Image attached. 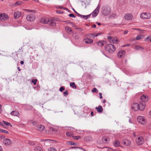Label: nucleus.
I'll list each match as a JSON object with an SVG mask.
<instances>
[{"label":"nucleus","mask_w":151,"mask_h":151,"mask_svg":"<svg viewBox=\"0 0 151 151\" xmlns=\"http://www.w3.org/2000/svg\"><path fill=\"white\" fill-rule=\"evenodd\" d=\"M66 135L68 136L71 137L72 136L73 133L70 132H68L66 133Z\"/></svg>","instance_id":"nucleus-33"},{"label":"nucleus","mask_w":151,"mask_h":151,"mask_svg":"<svg viewBox=\"0 0 151 151\" xmlns=\"http://www.w3.org/2000/svg\"><path fill=\"white\" fill-rule=\"evenodd\" d=\"M26 18L28 21H32L35 19V16L33 14H28Z\"/></svg>","instance_id":"nucleus-10"},{"label":"nucleus","mask_w":151,"mask_h":151,"mask_svg":"<svg viewBox=\"0 0 151 151\" xmlns=\"http://www.w3.org/2000/svg\"><path fill=\"white\" fill-rule=\"evenodd\" d=\"M98 36V34L95 35H94V36L93 37V38H94L95 37H96Z\"/></svg>","instance_id":"nucleus-61"},{"label":"nucleus","mask_w":151,"mask_h":151,"mask_svg":"<svg viewBox=\"0 0 151 151\" xmlns=\"http://www.w3.org/2000/svg\"><path fill=\"white\" fill-rule=\"evenodd\" d=\"M35 151H43V150L40 147L38 146L35 148Z\"/></svg>","instance_id":"nucleus-29"},{"label":"nucleus","mask_w":151,"mask_h":151,"mask_svg":"<svg viewBox=\"0 0 151 151\" xmlns=\"http://www.w3.org/2000/svg\"><path fill=\"white\" fill-rule=\"evenodd\" d=\"M130 45V44H126V45H124L123 46V47H125V46H129Z\"/></svg>","instance_id":"nucleus-62"},{"label":"nucleus","mask_w":151,"mask_h":151,"mask_svg":"<svg viewBox=\"0 0 151 151\" xmlns=\"http://www.w3.org/2000/svg\"><path fill=\"white\" fill-rule=\"evenodd\" d=\"M65 90V88L63 87H62L61 88H60L59 89V91L60 92H62L63 91Z\"/></svg>","instance_id":"nucleus-43"},{"label":"nucleus","mask_w":151,"mask_h":151,"mask_svg":"<svg viewBox=\"0 0 151 151\" xmlns=\"http://www.w3.org/2000/svg\"><path fill=\"white\" fill-rule=\"evenodd\" d=\"M21 2L20 1H17L14 4V5L15 6H17L21 4Z\"/></svg>","instance_id":"nucleus-34"},{"label":"nucleus","mask_w":151,"mask_h":151,"mask_svg":"<svg viewBox=\"0 0 151 151\" xmlns=\"http://www.w3.org/2000/svg\"><path fill=\"white\" fill-rule=\"evenodd\" d=\"M104 48L106 50L110 53H113L115 50V47L111 44H107Z\"/></svg>","instance_id":"nucleus-2"},{"label":"nucleus","mask_w":151,"mask_h":151,"mask_svg":"<svg viewBox=\"0 0 151 151\" xmlns=\"http://www.w3.org/2000/svg\"><path fill=\"white\" fill-rule=\"evenodd\" d=\"M125 54V52L124 50H120L118 53V56L119 58H121L124 56Z\"/></svg>","instance_id":"nucleus-15"},{"label":"nucleus","mask_w":151,"mask_h":151,"mask_svg":"<svg viewBox=\"0 0 151 151\" xmlns=\"http://www.w3.org/2000/svg\"><path fill=\"white\" fill-rule=\"evenodd\" d=\"M92 78L91 76L89 74L85 73L82 76V78L83 80V84H90L91 79Z\"/></svg>","instance_id":"nucleus-1"},{"label":"nucleus","mask_w":151,"mask_h":151,"mask_svg":"<svg viewBox=\"0 0 151 151\" xmlns=\"http://www.w3.org/2000/svg\"><path fill=\"white\" fill-rule=\"evenodd\" d=\"M144 141V139L142 136H139L136 140L137 144L139 145H142Z\"/></svg>","instance_id":"nucleus-7"},{"label":"nucleus","mask_w":151,"mask_h":151,"mask_svg":"<svg viewBox=\"0 0 151 151\" xmlns=\"http://www.w3.org/2000/svg\"><path fill=\"white\" fill-rule=\"evenodd\" d=\"M92 27L93 28H95L96 27V25H95V24H93V26H92Z\"/></svg>","instance_id":"nucleus-59"},{"label":"nucleus","mask_w":151,"mask_h":151,"mask_svg":"<svg viewBox=\"0 0 151 151\" xmlns=\"http://www.w3.org/2000/svg\"><path fill=\"white\" fill-rule=\"evenodd\" d=\"M113 145L115 147H118L120 145V143L119 141L116 140L114 142Z\"/></svg>","instance_id":"nucleus-25"},{"label":"nucleus","mask_w":151,"mask_h":151,"mask_svg":"<svg viewBox=\"0 0 151 151\" xmlns=\"http://www.w3.org/2000/svg\"><path fill=\"white\" fill-rule=\"evenodd\" d=\"M2 122L5 124L7 126L11 125V124L10 123L8 122L5 121H3Z\"/></svg>","instance_id":"nucleus-35"},{"label":"nucleus","mask_w":151,"mask_h":151,"mask_svg":"<svg viewBox=\"0 0 151 151\" xmlns=\"http://www.w3.org/2000/svg\"><path fill=\"white\" fill-rule=\"evenodd\" d=\"M32 123L33 125H35L37 123L36 122H32Z\"/></svg>","instance_id":"nucleus-48"},{"label":"nucleus","mask_w":151,"mask_h":151,"mask_svg":"<svg viewBox=\"0 0 151 151\" xmlns=\"http://www.w3.org/2000/svg\"><path fill=\"white\" fill-rule=\"evenodd\" d=\"M83 41L86 44H90L93 43L92 40L89 38H86L83 40Z\"/></svg>","instance_id":"nucleus-18"},{"label":"nucleus","mask_w":151,"mask_h":151,"mask_svg":"<svg viewBox=\"0 0 151 151\" xmlns=\"http://www.w3.org/2000/svg\"><path fill=\"white\" fill-rule=\"evenodd\" d=\"M75 83L74 82L70 83V85H75Z\"/></svg>","instance_id":"nucleus-56"},{"label":"nucleus","mask_w":151,"mask_h":151,"mask_svg":"<svg viewBox=\"0 0 151 151\" xmlns=\"http://www.w3.org/2000/svg\"><path fill=\"white\" fill-rule=\"evenodd\" d=\"M47 24L50 26H54L56 25V23L54 19H50L48 20Z\"/></svg>","instance_id":"nucleus-16"},{"label":"nucleus","mask_w":151,"mask_h":151,"mask_svg":"<svg viewBox=\"0 0 151 151\" xmlns=\"http://www.w3.org/2000/svg\"><path fill=\"white\" fill-rule=\"evenodd\" d=\"M151 38V36H148L146 38L145 40L149 39V40H150V39Z\"/></svg>","instance_id":"nucleus-46"},{"label":"nucleus","mask_w":151,"mask_h":151,"mask_svg":"<svg viewBox=\"0 0 151 151\" xmlns=\"http://www.w3.org/2000/svg\"><path fill=\"white\" fill-rule=\"evenodd\" d=\"M128 32V31L127 30H125L124 32V34H127Z\"/></svg>","instance_id":"nucleus-55"},{"label":"nucleus","mask_w":151,"mask_h":151,"mask_svg":"<svg viewBox=\"0 0 151 151\" xmlns=\"http://www.w3.org/2000/svg\"><path fill=\"white\" fill-rule=\"evenodd\" d=\"M26 10L29 12L35 13L36 12L35 10H33L26 9Z\"/></svg>","instance_id":"nucleus-39"},{"label":"nucleus","mask_w":151,"mask_h":151,"mask_svg":"<svg viewBox=\"0 0 151 151\" xmlns=\"http://www.w3.org/2000/svg\"><path fill=\"white\" fill-rule=\"evenodd\" d=\"M37 130L41 131L44 129H45V127L44 126L40 124L37 126Z\"/></svg>","instance_id":"nucleus-21"},{"label":"nucleus","mask_w":151,"mask_h":151,"mask_svg":"<svg viewBox=\"0 0 151 151\" xmlns=\"http://www.w3.org/2000/svg\"><path fill=\"white\" fill-rule=\"evenodd\" d=\"M49 151H56V149L54 147H51L49 149Z\"/></svg>","instance_id":"nucleus-40"},{"label":"nucleus","mask_w":151,"mask_h":151,"mask_svg":"<svg viewBox=\"0 0 151 151\" xmlns=\"http://www.w3.org/2000/svg\"><path fill=\"white\" fill-rule=\"evenodd\" d=\"M63 95L65 97L67 96L68 95V92L67 90H66L63 93Z\"/></svg>","instance_id":"nucleus-32"},{"label":"nucleus","mask_w":151,"mask_h":151,"mask_svg":"<svg viewBox=\"0 0 151 151\" xmlns=\"http://www.w3.org/2000/svg\"><path fill=\"white\" fill-rule=\"evenodd\" d=\"M48 20L47 19L43 18L41 19L40 22L42 23H43L44 24H47Z\"/></svg>","instance_id":"nucleus-28"},{"label":"nucleus","mask_w":151,"mask_h":151,"mask_svg":"<svg viewBox=\"0 0 151 151\" xmlns=\"http://www.w3.org/2000/svg\"><path fill=\"white\" fill-rule=\"evenodd\" d=\"M133 17V16L132 14L130 13H126L124 16V19L127 20H132Z\"/></svg>","instance_id":"nucleus-9"},{"label":"nucleus","mask_w":151,"mask_h":151,"mask_svg":"<svg viewBox=\"0 0 151 151\" xmlns=\"http://www.w3.org/2000/svg\"><path fill=\"white\" fill-rule=\"evenodd\" d=\"M73 138L74 139H78L80 138V136H73Z\"/></svg>","instance_id":"nucleus-42"},{"label":"nucleus","mask_w":151,"mask_h":151,"mask_svg":"<svg viewBox=\"0 0 151 151\" xmlns=\"http://www.w3.org/2000/svg\"><path fill=\"white\" fill-rule=\"evenodd\" d=\"M123 144L126 146H129L131 144V142L128 139H126L122 142Z\"/></svg>","instance_id":"nucleus-22"},{"label":"nucleus","mask_w":151,"mask_h":151,"mask_svg":"<svg viewBox=\"0 0 151 151\" xmlns=\"http://www.w3.org/2000/svg\"><path fill=\"white\" fill-rule=\"evenodd\" d=\"M69 145H76V144L75 143H74L73 142H72V141H70L69 143Z\"/></svg>","instance_id":"nucleus-37"},{"label":"nucleus","mask_w":151,"mask_h":151,"mask_svg":"<svg viewBox=\"0 0 151 151\" xmlns=\"http://www.w3.org/2000/svg\"><path fill=\"white\" fill-rule=\"evenodd\" d=\"M42 141H45V142H47L50 143L51 141H52V140H50V139H43L42 140Z\"/></svg>","instance_id":"nucleus-36"},{"label":"nucleus","mask_w":151,"mask_h":151,"mask_svg":"<svg viewBox=\"0 0 151 151\" xmlns=\"http://www.w3.org/2000/svg\"><path fill=\"white\" fill-rule=\"evenodd\" d=\"M71 86L72 88L75 89H76V86Z\"/></svg>","instance_id":"nucleus-52"},{"label":"nucleus","mask_w":151,"mask_h":151,"mask_svg":"<svg viewBox=\"0 0 151 151\" xmlns=\"http://www.w3.org/2000/svg\"><path fill=\"white\" fill-rule=\"evenodd\" d=\"M137 121L140 124H145L146 122V120L145 118L141 116H138L137 118Z\"/></svg>","instance_id":"nucleus-4"},{"label":"nucleus","mask_w":151,"mask_h":151,"mask_svg":"<svg viewBox=\"0 0 151 151\" xmlns=\"http://www.w3.org/2000/svg\"><path fill=\"white\" fill-rule=\"evenodd\" d=\"M3 144L6 146L11 145L12 144V141L9 139L6 138L3 140Z\"/></svg>","instance_id":"nucleus-11"},{"label":"nucleus","mask_w":151,"mask_h":151,"mask_svg":"<svg viewBox=\"0 0 151 151\" xmlns=\"http://www.w3.org/2000/svg\"><path fill=\"white\" fill-rule=\"evenodd\" d=\"M94 35L93 34H90V37L93 38Z\"/></svg>","instance_id":"nucleus-50"},{"label":"nucleus","mask_w":151,"mask_h":151,"mask_svg":"<svg viewBox=\"0 0 151 151\" xmlns=\"http://www.w3.org/2000/svg\"><path fill=\"white\" fill-rule=\"evenodd\" d=\"M141 99L142 100V102H145L148 101V96L147 95H143L141 97Z\"/></svg>","instance_id":"nucleus-14"},{"label":"nucleus","mask_w":151,"mask_h":151,"mask_svg":"<svg viewBox=\"0 0 151 151\" xmlns=\"http://www.w3.org/2000/svg\"><path fill=\"white\" fill-rule=\"evenodd\" d=\"M108 38L110 43L117 44L118 42V40L116 38L112 37L111 36H109L108 37Z\"/></svg>","instance_id":"nucleus-6"},{"label":"nucleus","mask_w":151,"mask_h":151,"mask_svg":"<svg viewBox=\"0 0 151 151\" xmlns=\"http://www.w3.org/2000/svg\"><path fill=\"white\" fill-rule=\"evenodd\" d=\"M8 15L5 13L0 14V20H5L8 19Z\"/></svg>","instance_id":"nucleus-12"},{"label":"nucleus","mask_w":151,"mask_h":151,"mask_svg":"<svg viewBox=\"0 0 151 151\" xmlns=\"http://www.w3.org/2000/svg\"><path fill=\"white\" fill-rule=\"evenodd\" d=\"M132 107L134 111H137L139 109V106L138 103H135L132 105Z\"/></svg>","instance_id":"nucleus-13"},{"label":"nucleus","mask_w":151,"mask_h":151,"mask_svg":"<svg viewBox=\"0 0 151 151\" xmlns=\"http://www.w3.org/2000/svg\"><path fill=\"white\" fill-rule=\"evenodd\" d=\"M99 95L100 96V98L101 99L102 98V93H100L99 94Z\"/></svg>","instance_id":"nucleus-51"},{"label":"nucleus","mask_w":151,"mask_h":151,"mask_svg":"<svg viewBox=\"0 0 151 151\" xmlns=\"http://www.w3.org/2000/svg\"><path fill=\"white\" fill-rule=\"evenodd\" d=\"M105 43L106 42L105 41L101 40L99 41L97 43L98 45L100 46H103Z\"/></svg>","instance_id":"nucleus-24"},{"label":"nucleus","mask_w":151,"mask_h":151,"mask_svg":"<svg viewBox=\"0 0 151 151\" xmlns=\"http://www.w3.org/2000/svg\"><path fill=\"white\" fill-rule=\"evenodd\" d=\"M135 48L137 50H142L144 49V48L143 47L139 45H136L135 46Z\"/></svg>","instance_id":"nucleus-27"},{"label":"nucleus","mask_w":151,"mask_h":151,"mask_svg":"<svg viewBox=\"0 0 151 151\" xmlns=\"http://www.w3.org/2000/svg\"><path fill=\"white\" fill-rule=\"evenodd\" d=\"M150 14L148 13H142L140 15V17L142 19H149L150 18Z\"/></svg>","instance_id":"nucleus-5"},{"label":"nucleus","mask_w":151,"mask_h":151,"mask_svg":"<svg viewBox=\"0 0 151 151\" xmlns=\"http://www.w3.org/2000/svg\"><path fill=\"white\" fill-rule=\"evenodd\" d=\"M69 16L70 17H72L73 18L76 17V16H74L73 14H69Z\"/></svg>","instance_id":"nucleus-45"},{"label":"nucleus","mask_w":151,"mask_h":151,"mask_svg":"<svg viewBox=\"0 0 151 151\" xmlns=\"http://www.w3.org/2000/svg\"><path fill=\"white\" fill-rule=\"evenodd\" d=\"M21 15V13L19 11H17L15 12L14 15L15 19H17Z\"/></svg>","instance_id":"nucleus-19"},{"label":"nucleus","mask_w":151,"mask_h":151,"mask_svg":"<svg viewBox=\"0 0 151 151\" xmlns=\"http://www.w3.org/2000/svg\"><path fill=\"white\" fill-rule=\"evenodd\" d=\"M56 12L58 14H61L63 12H60L59 10H56Z\"/></svg>","instance_id":"nucleus-49"},{"label":"nucleus","mask_w":151,"mask_h":151,"mask_svg":"<svg viewBox=\"0 0 151 151\" xmlns=\"http://www.w3.org/2000/svg\"><path fill=\"white\" fill-rule=\"evenodd\" d=\"M78 16L81 18L85 20H86L89 18L91 15V14H90L87 15H83L79 14H78Z\"/></svg>","instance_id":"nucleus-17"},{"label":"nucleus","mask_w":151,"mask_h":151,"mask_svg":"<svg viewBox=\"0 0 151 151\" xmlns=\"http://www.w3.org/2000/svg\"><path fill=\"white\" fill-rule=\"evenodd\" d=\"M100 7V5L99 4L96 8L92 12V15L93 17H95L97 15L99 12Z\"/></svg>","instance_id":"nucleus-8"},{"label":"nucleus","mask_w":151,"mask_h":151,"mask_svg":"<svg viewBox=\"0 0 151 151\" xmlns=\"http://www.w3.org/2000/svg\"><path fill=\"white\" fill-rule=\"evenodd\" d=\"M91 116H93V113L92 111L91 112Z\"/></svg>","instance_id":"nucleus-60"},{"label":"nucleus","mask_w":151,"mask_h":151,"mask_svg":"<svg viewBox=\"0 0 151 151\" xmlns=\"http://www.w3.org/2000/svg\"><path fill=\"white\" fill-rule=\"evenodd\" d=\"M37 81V79H35L32 80V82L34 84V85H35L36 84Z\"/></svg>","instance_id":"nucleus-38"},{"label":"nucleus","mask_w":151,"mask_h":151,"mask_svg":"<svg viewBox=\"0 0 151 151\" xmlns=\"http://www.w3.org/2000/svg\"><path fill=\"white\" fill-rule=\"evenodd\" d=\"M111 8L107 6L103 7L102 8V14L104 16L109 15L111 12Z\"/></svg>","instance_id":"nucleus-3"},{"label":"nucleus","mask_w":151,"mask_h":151,"mask_svg":"<svg viewBox=\"0 0 151 151\" xmlns=\"http://www.w3.org/2000/svg\"><path fill=\"white\" fill-rule=\"evenodd\" d=\"M67 28V30L68 31V32H70L72 31V29H71V27H66L65 28V29L66 30Z\"/></svg>","instance_id":"nucleus-41"},{"label":"nucleus","mask_w":151,"mask_h":151,"mask_svg":"<svg viewBox=\"0 0 151 151\" xmlns=\"http://www.w3.org/2000/svg\"><path fill=\"white\" fill-rule=\"evenodd\" d=\"M51 129L52 131H54V132H56L57 131V130L56 129H54L52 128Z\"/></svg>","instance_id":"nucleus-54"},{"label":"nucleus","mask_w":151,"mask_h":151,"mask_svg":"<svg viewBox=\"0 0 151 151\" xmlns=\"http://www.w3.org/2000/svg\"><path fill=\"white\" fill-rule=\"evenodd\" d=\"M92 91L93 92H97V89L96 88H94L92 90Z\"/></svg>","instance_id":"nucleus-44"},{"label":"nucleus","mask_w":151,"mask_h":151,"mask_svg":"<svg viewBox=\"0 0 151 151\" xmlns=\"http://www.w3.org/2000/svg\"><path fill=\"white\" fill-rule=\"evenodd\" d=\"M142 39V36L140 35H137L136 38V40H139L140 39Z\"/></svg>","instance_id":"nucleus-31"},{"label":"nucleus","mask_w":151,"mask_h":151,"mask_svg":"<svg viewBox=\"0 0 151 151\" xmlns=\"http://www.w3.org/2000/svg\"><path fill=\"white\" fill-rule=\"evenodd\" d=\"M27 106V107H29V108L27 109H28V110H31V109H32V107H31V106Z\"/></svg>","instance_id":"nucleus-53"},{"label":"nucleus","mask_w":151,"mask_h":151,"mask_svg":"<svg viewBox=\"0 0 151 151\" xmlns=\"http://www.w3.org/2000/svg\"><path fill=\"white\" fill-rule=\"evenodd\" d=\"M95 109L99 113H101L103 111L102 107L100 105L98 107H96L95 108Z\"/></svg>","instance_id":"nucleus-23"},{"label":"nucleus","mask_w":151,"mask_h":151,"mask_svg":"<svg viewBox=\"0 0 151 151\" xmlns=\"http://www.w3.org/2000/svg\"><path fill=\"white\" fill-rule=\"evenodd\" d=\"M17 68L19 71H20L21 70V69L19 67H17Z\"/></svg>","instance_id":"nucleus-63"},{"label":"nucleus","mask_w":151,"mask_h":151,"mask_svg":"<svg viewBox=\"0 0 151 151\" xmlns=\"http://www.w3.org/2000/svg\"><path fill=\"white\" fill-rule=\"evenodd\" d=\"M139 110L141 111H143L145 109V103L144 102H141L140 104L139 105Z\"/></svg>","instance_id":"nucleus-20"},{"label":"nucleus","mask_w":151,"mask_h":151,"mask_svg":"<svg viewBox=\"0 0 151 151\" xmlns=\"http://www.w3.org/2000/svg\"><path fill=\"white\" fill-rule=\"evenodd\" d=\"M20 63L21 65H23L24 63V62L23 61H20Z\"/></svg>","instance_id":"nucleus-57"},{"label":"nucleus","mask_w":151,"mask_h":151,"mask_svg":"<svg viewBox=\"0 0 151 151\" xmlns=\"http://www.w3.org/2000/svg\"><path fill=\"white\" fill-rule=\"evenodd\" d=\"M0 132L3 133L7 134L9 133V132L8 131L1 129H0Z\"/></svg>","instance_id":"nucleus-30"},{"label":"nucleus","mask_w":151,"mask_h":151,"mask_svg":"<svg viewBox=\"0 0 151 151\" xmlns=\"http://www.w3.org/2000/svg\"><path fill=\"white\" fill-rule=\"evenodd\" d=\"M2 148L1 146H0V151H2Z\"/></svg>","instance_id":"nucleus-64"},{"label":"nucleus","mask_w":151,"mask_h":151,"mask_svg":"<svg viewBox=\"0 0 151 151\" xmlns=\"http://www.w3.org/2000/svg\"><path fill=\"white\" fill-rule=\"evenodd\" d=\"M11 114L14 116H18L19 114L17 111H12L10 113Z\"/></svg>","instance_id":"nucleus-26"},{"label":"nucleus","mask_w":151,"mask_h":151,"mask_svg":"<svg viewBox=\"0 0 151 151\" xmlns=\"http://www.w3.org/2000/svg\"><path fill=\"white\" fill-rule=\"evenodd\" d=\"M102 140L103 141L106 142L107 141V139L105 137H103Z\"/></svg>","instance_id":"nucleus-47"},{"label":"nucleus","mask_w":151,"mask_h":151,"mask_svg":"<svg viewBox=\"0 0 151 151\" xmlns=\"http://www.w3.org/2000/svg\"><path fill=\"white\" fill-rule=\"evenodd\" d=\"M73 10L74 11V12L76 13L77 14V15H78V14H79L78 13V12H77L74 9H73Z\"/></svg>","instance_id":"nucleus-58"}]
</instances>
